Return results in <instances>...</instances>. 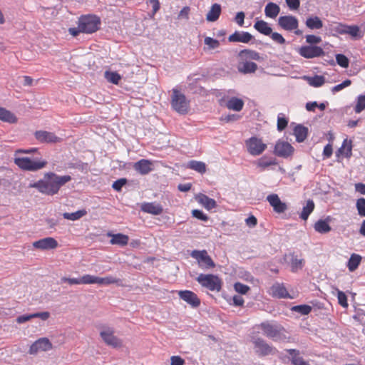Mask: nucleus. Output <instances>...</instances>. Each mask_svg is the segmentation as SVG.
Returning a JSON list of instances; mask_svg holds the SVG:
<instances>
[{
    "mask_svg": "<svg viewBox=\"0 0 365 365\" xmlns=\"http://www.w3.org/2000/svg\"><path fill=\"white\" fill-rule=\"evenodd\" d=\"M126 182L127 180L125 178L118 179L113 183L112 187L116 191H120L121 188Z\"/></svg>",
    "mask_w": 365,
    "mask_h": 365,
    "instance_id": "obj_60",
    "label": "nucleus"
},
{
    "mask_svg": "<svg viewBox=\"0 0 365 365\" xmlns=\"http://www.w3.org/2000/svg\"><path fill=\"white\" fill-rule=\"evenodd\" d=\"M278 163L277 159L273 158H267L266 156L262 157L257 161V167L260 168L262 170H265L267 168L271 165H276Z\"/></svg>",
    "mask_w": 365,
    "mask_h": 365,
    "instance_id": "obj_36",
    "label": "nucleus"
},
{
    "mask_svg": "<svg viewBox=\"0 0 365 365\" xmlns=\"http://www.w3.org/2000/svg\"><path fill=\"white\" fill-rule=\"evenodd\" d=\"M108 236L112 237L110 240L111 245H118L120 247H124L128 245L129 241V237L121 233L111 234L109 232L108 233Z\"/></svg>",
    "mask_w": 365,
    "mask_h": 365,
    "instance_id": "obj_24",
    "label": "nucleus"
},
{
    "mask_svg": "<svg viewBox=\"0 0 365 365\" xmlns=\"http://www.w3.org/2000/svg\"><path fill=\"white\" fill-rule=\"evenodd\" d=\"M306 42L309 45L314 46V44L319 43L322 41V38L313 34L306 36Z\"/></svg>",
    "mask_w": 365,
    "mask_h": 365,
    "instance_id": "obj_58",
    "label": "nucleus"
},
{
    "mask_svg": "<svg viewBox=\"0 0 365 365\" xmlns=\"http://www.w3.org/2000/svg\"><path fill=\"white\" fill-rule=\"evenodd\" d=\"M192 215V217L204 222H207L209 220L208 216L200 210H193Z\"/></svg>",
    "mask_w": 365,
    "mask_h": 365,
    "instance_id": "obj_56",
    "label": "nucleus"
},
{
    "mask_svg": "<svg viewBox=\"0 0 365 365\" xmlns=\"http://www.w3.org/2000/svg\"><path fill=\"white\" fill-rule=\"evenodd\" d=\"M280 12V7L278 4L269 2L267 4L264 8L265 16L270 19H275Z\"/></svg>",
    "mask_w": 365,
    "mask_h": 365,
    "instance_id": "obj_27",
    "label": "nucleus"
},
{
    "mask_svg": "<svg viewBox=\"0 0 365 365\" xmlns=\"http://www.w3.org/2000/svg\"><path fill=\"white\" fill-rule=\"evenodd\" d=\"M351 84V81L349 79H346V80L344 81L342 83L332 87L331 91H332V93H335L339 92V91H341L342 89L349 86Z\"/></svg>",
    "mask_w": 365,
    "mask_h": 365,
    "instance_id": "obj_55",
    "label": "nucleus"
},
{
    "mask_svg": "<svg viewBox=\"0 0 365 365\" xmlns=\"http://www.w3.org/2000/svg\"><path fill=\"white\" fill-rule=\"evenodd\" d=\"M33 247L41 250H53L58 247V242L54 238L48 237L34 242Z\"/></svg>",
    "mask_w": 365,
    "mask_h": 365,
    "instance_id": "obj_19",
    "label": "nucleus"
},
{
    "mask_svg": "<svg viewBox=\"0 0 365 365\" xmlns=\"http://www.w3.org/2000/svg\"><path fill=\"white\" fill-rule=\"evenodd\" d=\"M14 163L21 170L27 171H37L47 165L44 160L31 159L28 157H16Z\"/></svg>",
    "mask_w": 365,
    "mask_h": 365,
    "instance_id": "obj_5",
    "label": "nucleus"
},
{
    "mask_svg": "<svg viewBox=\"0 0 365 365\" xmlns=\"http://www.w3.org/2000/svg\"><path fill=\"white\" fill-rule=\"evenodd\" d=\"M51 348L52 344L47 338H41L31 345L29 352L30 354H36L38 351H46Z\"/></svg>",
    "mask_w": 365,
    "mask_h": 365,
    "instance_id": "obj_15",
    "label": "nucleus"
},
{
    "mask_svg": "<svg viewBox=\"0 0 365 365\" xmlns=\"http://www.w3.org/2000/svg\"><path fill=\"white\" fill-rule=\"evenodd\" d=\"M286 351L291 356V362L293 365H310L308 361L299 356V350L289 349H286Z\"/></svg>",
    "mask_w": 365,
    "mask_h": 365,
    "instance_id": "obj_25",
    "label": "nucleus"
},
{
    "mask_svg": "<svg viewBox=\"0 0 365 365\" xmlns=\"http://www.w3.org/2000/svg\"><path fill=\"white\" fill-rule=\"evenodd\" d=\"M204 43L205 45L208 46L210 49H215L220 46L219 41L211 37H205Z\"/></svg>",
    "mask_w": 365,
    "mask_h": 365,
    "instance_id": "obj_54",
    "label": "nucleus"
},
{
    "mask_svg": "<svg viewBox=\"0 0 365 365\" xmlns=\"http://www.w3.org/2000/svg\"><path fill=\"white\" fill-rule=\"evenodd\" d=\"M285 1L290 10H297L300 6L299 0H285Z\"/></svg>",
    "mask_w": 365,
    "mask_h": 365,
    "instance_id": "obj_61",
    "label": "nucleus"
},
{
    "mask_svg": "<svg viewBox=\"0 0 365 365\" xmlns=\"http://www.w3.org/2000/svg\"><path fill=\"white\" fill-rule=\"evenodd\" d=\"M312 309V307L307 304L296 305L292 308V311L299 313L302 315L309 314Z\"/></svg>",
    "mask_w": 365,
    "mask_h": 365,
    "instance_id": "obj_46",
    "label": "nucleus"
},
{
    "mask_svg": "<svg viewBox=\"0 0 365 365\" xmlns=\"http://www.w3.org/2000/svg\"><path fill=\"white\" fill-rule=\"evenodd\" d=\"M314 208V203L313 200H308L307 205L303 207L302 211L300 214V218L307 220L309 215L313 212Z\"/></svg>",
    "mask_w": 365,
    "mask_h": 365,
    "instance_id": "obj_44",
    "label": "nucleus"
},
{
    "mask_svg": "<svg viewBox=\"0 0 365 365\" xmlns=\"http://www.w3.org/2000/svg\"><path fill=\"white\" fill-rule=\"evenodd\" d=\"M330 221V217H327L326 219L324 220L320 219L317 220L314 225L315 231L321 234L328 233L331 230V227L329 225Z\"/></svg>",
    "mask_w": 365,
    "mask_h": 365,
    "instance_id": "obj_22",
    "label": "nucleus"
},
{
    "mask_svg": "<svg viewBox=\"0 0 365 365\" xmlns=\"http://www.w3.org/2000/svg\"><path fill=\"white\" fill-rule=\"evenodd\" d=\"M336 63L341 66L342 68H347L349 66V61L348 58L341 53H339L336 55Z\"/></svg>",
    "mask_w": 365,
    "mask_h": 365,
    "instance_id": "obj_51",
    "label": "nucleus"
},
{
    "mask_svg": "<svg viewBox=\"0 0 365 365\" xmlns=\"http://www.w3.org/2000/svg\"><path fill=\"white\" fill-rule=\"evenodd\" d=\"M170 359V365H184L185 364V361L179 356H173Z\"/></svg>",
    "mask_w": 365,
    "mask_h": 365,
    "instance_id": "obj_64",
    "label": "nucleus"
},
{
    "mask_svg": "<svg viewBox=\"0 0 365 365\" xmlns=\"http://www.w3.org/2000/svg\"><path fill=\"white\" fill-rule=\"evenodd\" d=\"M288 120L285 118L283 113L278 114L277 116V130L282 131L287 126Z\"/></svg>",
    "mask_w": 365,
    "mask_h": 365,
    "instance_id": "obj_49",
    "label": "nucleus"
},
{
    "mask_svg": "<svg viewBox=\"0 0 365 365\" xmlns=\"http://www.w3.org/2000/svg\"><path fill=\"white\" fill-rule=\"evenodd\" d=\"M87 212L86 210H79L74 212H64L63 214V217L64 219L75 221L77 220H79L82 217L85 216L86 215Z\"/></svg>",
    "mask_w": 365,
    "mask_h": 365,
    "instance_id": "obj_45",
    "label": "nucleus"
},
{
    "mask_svg": "<svg viewBox=\"0 0 365 365\" xmlns=\"http://www.w3.org/2000/svg\"><path fill=\"white\" fill-rule=\"evenodd\" d=\"M245 14L243 11L237 12L235 17V21L240 26H242L245 23Z\"/></svg>",
    "mask_w": 365,
    "mask_h": 365,
    "instance_id": "obj_62",
    "label": "nucleus"
},
{
    "mask_svg": "<svg viewBox=\"0 0 365 365\" xmlns=\"http://www.w3.org/2000/svg\"><path fill=\"white\" fill-rule=\"evenodd\" d=\"M140 210L145 213L158 215L163 211V206L156 202H143L140 205Z\"/></svg>",
    "mask_w": 365,
    "mask_h": 365,
    "instance_id": "obj_20",
    "label": "nucleus"
},
{
    "mask_svg": "<svg viewBox=\"0 0 365 365\" xmlns=\"http://www.w3.org/2000/svg\"><path fill=\"white\" fill-rule=\"evenodd\" d=\"M78 22L79 28L83 34H93L100 29L101 21L99 16L95 14L82 15Z\"/></svg>",
    "mask_w": 365,
    "mask_h": 365,
    "instance_id": "obj_3",
    "label": "nucleus"
},
{
    "mask_svg": "<svg viewBox=\"0 0 365 365\" xmlns=\"http://www.w3.org/2000/svg\"><path fill=\"white\" fill-rule=\"evenodd\" d=\"M190 256L197 260L199 267L202 269L207 270L215 267V263L205 250H192Z\"/></svg>",
    "mask_w": 365,
    "mask_h": 365,
    "instance_id": "obj_8",
    "label": "nucleus"
},
{
    "mask_svg": "<svg viewBox=\"0 0 365 365\" xmlns=\"http://www.w3.org/2000/svg\"><path fill=\"white\" fill-rule=\"evenodd\" d=\"M196 280L202 287L210 291L220 292L222 289V281L217 275L200 274L196 278Z\"/></svg>",
    "mask_w": 365,
    "mask_h": 365,
    "instance_id": "obj_6",
    "label": "nucleus"
},
{
    "mask_svg": "<svg viewBox=\"0 0 365 365\" xmlns=\"http://www.w3.org/2000/svg\"><path fill=\"white\" fill-rule=\"evenodd\" d=\"M34 135L36 139L41 143H55L61 140V138L53 133L46 130H37Z\"/></svg>",
    "mask_w": 365,
    "mask_h": 365,
    "instance_id": "obj_17",
    "label": "nucleus"
},
{
    "mask_svg": "<svg viewBox=\"0 0 365 365\" xmlns=\"http://www.w3.org/2000/svg\"><path fill=\"white\" fill-rule=\"evenodd\" d=\"M303 266V259L293 258L292 260V270H297L298 269H301Z\"/></svg>",
    "mask_w": 365,
    "mask_h": 365,
    "instance_id": "obj_63",
    "label": "nucleus"
},
{
    "mask_svg": "<svg viewBox=\"0 0 365 365\" xmlns=\"http://www.w3.org/2000/svg\"><path fill=\"white\" fill-rule=\"evenodd\" d=\"M346 26V24H344L342 23H336L331 26V31L338 34L344 35L345 34Z\"/></svg>",
    "mask_w": 365,
    "mask_h": 365,
    "instance_id": "obj_57",
    "label": "nucleus"
},
{
    "mask_svg": "<svg viewBox=\"0 0 365 365\" xmlns=\"http://www.w3.org/2000/svg\"><path fill=\"white\" fill-rule=\"evenodd\" d=\"M220 14L221 6L218 4H214L212 5L210 10L207 14L206 19L208 21L214 22L219 19Z\"/></svg>",
    "mask_w": 365,
    "mask_h": 365,
    "instance_id": "obj_32",
    "label": "nucleus"
},
{
    "mask_svg": "<svg viewBox=\"0 0 365 365\" xmlns=\"http://www.w3.org/2000/svg\"><path fill=\"white\" fill-rule=\"evenodd\" d=\"M71 180V177L68 175H58L48 172L44 174L42 179L30 183L29 187L37 189L42 194L53 196L58 192L62 186Z\"/></svg>",
    "mask_w": 365,
    "mask_h": 365,
    "instance_id": "obj_1",
    "label": "nucleus"
},
{
    "mask_svg": "<svg viewBox=\"0 0 365 365\" xmlns=\"http://www.w3.org/2000/svg\"><path fill=\"white\" fill-rule=\"evenodd\" d=\"M345 34H349L353 40H359L364 36V32L356 25L346 24Z\"/></svg>",
    "mask_w": 365,
    "mask_h": 365,
    "instance_id": "obj_26",
    "label": "nucleus"
},
{
    "mask_svg": "<svg viewBox=\"0 0 365 365\" xmlns=\"http://www.w3.org/2000/svg\"><path fill=\"white\" fill-rule=\"evenodd\" d=\"M226 106L230 110L240 111L243 108L244 101L240 98L232 97L227 101Z\"/></svg>",
    "mask_w": 365,
    "mask_h": 365,
    "instance_id": "obj_34",
    "label": "nucleus"
},
{
    "mask_svg": "<svg viewBox=\"0 0 365 365\" xmlns=\"http://www.w3.org/2000/svg\"><path fill=\"white\" fill-rule=\"evenodd\" d=\"M298 53L305 58H314L324 55V51L322 47L312 45L301 46L299 48Z\"/></svg>",
    "mask_w": 365,
    "mask_h": 365,
    "instance_id": "obj_12",
    "label": "nucleus"
},
{
    "mask_svg": "<svg viewBox=\"0 0 365 365\" xmlns=\"http://www.w3.org/2000/svg\"><path fill=\"white\" fill-rule=\"evenodd\" d=\"M179 297L186 302L192 307L196 308L200 306V300L197 295L190 290H181L178 292Z\"/></svg>",
    "mask_w": 365,
    "mask_h": 365,
    "instance_id": "obj_18",
    "label": "nucleus"
},
{
    "mask_svg": "<svg viewBox=\"0 0 365 365\" xmlns=\"http://www.w3.org/2000/svg\"><path fill=\"white\" fill-rule=\"evenodd\" d=\"M245 145L248 153L253 156L261 155L267 148V145L262 142V139L255 136L247 139Z\"/></svg>",
    "mask_w": 365,
    "mask_h": 365,
    "instance_id": "obj_10",
    "label": "nucleus"
},
{
    "mask_svg": "<svg viewBox=\"0 0 365 365\" xmlns=\"http://www.w3.org/2000/svg\"><path fill=\"white\" fill-rule=\"evenodd\" d=\"M254 29L264 36H269L272 31L269 24L263 20L256 21L254 24Z\"/></svg>",
    "mask_w": 365,
    "mask_h": 365,
    "instance_id": "obj_28",
    "label": "nucleus"
},
{
    "mask_svg": "<svg viewBox=\"0 0 365 365\" xmlns=\"http://www.w3.org/2000/svg\"><path fill=\"white\" fill-rule=\"evenodd\" d=\"M133 168L142 175L148 174L153 170L152 163L147 159H141L133 164Z\"/></svg>",
    "mask_w": 365,
    "mask_h": 365,
    "instance_id": "obj_21",
    "label": "nucleus"
},
{
    "mask_svg": "<svg viewBox=\"0 0 365 365\" xmlns=\"http://www.w3.org/2000/svg\"><path fill=\"white\" fill-rule=\"evenodd\" d=\"M104 78L106 80L115 85H118L121 80L120 75L116 71H106L104 72Z\"/></svg>",
    "mask_w": 365,
    "mask_h": 365,
    "instance_id": "obj_42",
    "label": "nucleus"
},
{
    "mask_svg": "<svg viewBox=\"0 0 365 365\" xmlns=\"http://www.w3.org/2000/svg\"><path fill=\"white\" fill-rule=\"evenodd\" d=\"M234 289L237 293L245 294L250 290V287L241 282H236L234 284Z\"/></svg>",
    "mask_w": 365,
    "mask_h": 365,
    "instance_id": "obj_53",
    "label": "nucleus"
},
{
    "mask_svg": "<svg viewBox=\"0 0 365 365\" xmlns=\"http://www.w3.org/2000/svg\"><path fill=\"white\" fill-rule=\"evenodd\" d=\"M252 341L254 345L255 351L259 356L274 355L277 352L275 347L268 344L262 338L254 337Z\"/></svg>",
    "mask_w": 365,
    "mask_h": 365,
    "instance_id": "obj_7",
    "label": "nucleus"
},
{
    "mask_svg": "<svg viewBox=\"0 0 365 365\" xmlns=\"http://www.w3.org/2000/svg\"><path fill=\"white\" fill-rule=\"evenodd\" d=\"M337 153L344 154L346 158H350L352 155V142L351 140L344 139L341 146L338 150Z\"/></svg>",
    "mask_w": 365,
    "mask_h": 365,
    "instance_id": "obj_37",
    "label": "nucleus"
},
{
    "mask_svg": "<svg viewBox=\"0 0 365 365\" xmlns=\"http://www.w3.org/2000/svg\"><path fill=\"white\" fill-rule=\"evenodd\" d=\"M119 281L118 279L113 277V276H107L106 277H97V281L96 284H115L118 283Z\"/></svg>",
    "mask_w": 365,
    "mask_h": 365,
    "instance_id": "obj_47",
    "label": "nucleus"
},
{
    "mask_svg": "<svg viewBox=\"0 0 365 365\" xmlns=\"http://www.w3.org/2000/svg\"><path fill=\"white\" fill-rule=\"evenodd\" d=\"M263 334L273 341H280L286 338L284 329L274 322H264L259 325Z\"/></svg>",
    "mask_w": 365,
    "mask_h": 365,
    "instance_id": "obj_2",
    "label": "nucleus"
},
{
    "mask_svg": "<svg viewBox=\"0 0 365 365\" xmlns=\"http://www.w3.org/2000/svg\"><path fill=\"white\" fill-rule=\"evenodd\" d=\"M239 55L241 58L246 59L255 60L257 61H262L264 60V58L259 53L251 49L242 50Z\"/></svg>",
    "mask_w": 365,
    "mask_h": 365,
    "instance_id": "obj_30",
    "label": "nucleus"
},
{
    "mask_svg": "<svg viewBox=\"0 0 365 365\" xmlns=\"http://www.w3.org/2000/svg\"><path fill=\"white\" fill-rule=\"evenodd\" d=\"M187 168L201 174L206 172V165L202 161L190 160L187 163Z\"/></svg>",
    "mask_w": 365,
    "mask_h": 365,
    "instance_id": "obj_40",
    "label": "nucleus"
},
{
    "mask_svg": "<svg viewBox=\"0 0 365 365\" xmlns=\"http://www.w3.org/2000/svg\"><path fill=\"white\" fill-rule=\"evenodd\" d=\"M100 336L104 343L113 348H120L123 346L122 340L114 335V329L106 327L100 331Z\"/></svg>",
    "mask_w": 365,
    "mask_h": 365,
    "instance_id": "obj_9",
    "label": "nucleus"
},
{
    "mask_svg": "<svg viewBox=\"0 0 365 365\" xmlns=\"http://www.w3.org/2000/svg\"><path fill=\"white\" fill-rule=\"evenodd\" d=\"M257 69V65L252 61H246L238 68L240 72L247 74L255 73Z\"/></svg>",
    "mask_w": 365,
    "mask_h": 365,
    "instance_id": "obj_41",
    "label": "nucleus"
},
{
    "mask_svg": "<svg viewBox=\"0 0 365 365\" xmlns=\"http://www.w3.org/2000/svg\"><path fill=\"white\" fill-rule=\"evenodd\" d=\"M308 128L301 124L297 125L294 128V135L298 143H302L308 135Z\"/></svg>",
    "mask_w": 365,
    "mask_h": 365,
    "instance_id": "obj_29",
    "label": "nucleus"
},
{
    "mask_svg": "<svg viewBox=\"0 0 365 365\" xmlns=\"http://www.w3.org/2000/svg\"><path fill=\"white\" fill-rule=\"evenodd\" d=\"M172 92L170 101L172 108L181 115L187 113L190 108V101L177 88H173Z\"/></svg>",
    "mask_w": 365,
    "mask_h": 365,
    "instance_id": "obj_4",
    "label": "nucleus"
},
{
    "mask_svg": "<svg viewBox=\"0 0 365 365\" xmlns=\"http://www.w3.org/2000/svg\"><path fill=\"white\" fill-rule=\"evenodd\" d=\"M305 25L312 30L321 29L323 27V22L319 17L314 16L307 19Z\"/></svg>",
    "mask_w": 365,
    "mask_h": 365,
    "instance_id": "obj_33",
    "label": "nucleus"
},
{
    "mask_svg": "<svg viewBox=\"0 0 365 365\" xmlns=\"http://www.w3.org/2000/svg\"><path fill=\"white\" fill-rule=\"evenodd\" d=\"M272 296L279 299H286L289 297V294L287 289L279 284H274L272 287Z\"/></svg>",
    "mask_w": 365,
    "mask_h": 365,
    "instance_id": "obj_31",
    "label": "nucleus"
},
{
    "mask_svg": "<svg viewBox=\"0 0 365 365\" xmlns=\"http://www.w3.org/2000/svg\"><path fill=\"white\" fill-rule=\"evenodd\" d=\"M333 295H336L338 299V303L343 307L347 308L349 307V304L347 302V297L345 293L337 287H333V291L331 292Z\"/></svg>",
    "mask_w": 365,
    "mask_h": 365,
    "instance_id": "obj_39",
    "label": "nucleus"
},
{
    "mask_svg": "<svg viewBox=\"0 0 365 365\" xmlns=\"http://www.w3.org/2000/svg\"><path fill=\"white\" fill-rule=\"evenodd\" d=\"M361 261V257L359 255L355 253L351 254L346 264L350 272L355 271L360 264Z\"/></svg>",
    "mask_w": 365,
    "mask_h": 365,
    "instance_id": "obj_38",
    "label": "nucleus"
},
{
    "mask_svg": "<svg viewBox=\"0 0 365 365\" xmlns=\"http://www.w3.org/2000/svg\"><path fill=\"white\" fill-rule=\"evenodd\" d=\"M308 83L315 88L322 86L325 83V78L323 76L315 75L312 77L304 76Z\"/></svg>",
    "mask_w": 365,
    "mask_h": 365,
    "instance_id": "obj_43",
    "label": "nucleus"
},
{
    "mask_svg": "<svg viewBox=\"0 0 365 365\" xmlns=\"http://www.w3.org/2000/svg\"><path fill=\"white\" fill-rule=\"evenodd\" d=\"M278 26L287 31H293L299 27L298 19L291 14L280 16L277 20Z\"/></svg>",
    "mask_w": 365,
    "mask_h": 365,
    "instance_id": "obj_11",
    "label": "nucleus"
},
{
    "mask_svg": "<svg viewBox=\"0 0 365 365\" xmlns=\"http://www.w3.org/2000/svg\"><path fill=\"white\" fill-rule=\"evenodd\" d=\"M0 120L9 123H15L17 122L16 115L2 107H0Z\"/></svg>",
    "mask_w": 365,
    "mask_h": 365,
    "instance_id": "obj_35",
    "label": "nucleus"
},
{
    "mask_svg": "<svg viewBox=\"0 0 365 365\" xmlns=\"http://www.w3.org/2000/svg\"><path fill=\"white\" fill-rule=\"evenodd\" d=\"M269 36L274 42H275L279 45H283L286 43L285 38L283 37V36L281 34H279L278 32H272V31Z\"/></svg>",
    "mask_w": 365,
    "mask_h": 365,
    "instance_id": "obj_52",
    "label": "nucleus"
},
{
    "mask_svg": "<svg viewBox=\"0 0 365 365\" xmlns=\"http://www.w3.org/2000/svg\"><path fill=\"white\" fill-rule=\"evenodd\" d=\"M267 200L277 213H283L287 210V205L283 202L278 195L270 194L267 197Z\"/></svg>",
    "mask_w": 365,
    "mask_h": 365,
    "instance_id": "obj_16",
    "label": "nucleus"
},
{
    "mask_svg": "<svg viewBox=\"0 0 365 365\" xmlns=\"http://www.w3.org/2000/svg\"><path fill=\"white\" fill-rule=\"evenodd\" d=\"M365 109V95H359L356 101L354 111L356 113H360Z\"/></svg>",
    "mask_w": 365,
    "mask_h": 365,
    "instance_id": "obj_48",
    "label": "nucleus"
},
{
    "mask_svg": "<svg viewBox=\"0 0 365 365\" xmlns=\"http://www.w3.org/2000/svg\"><path fill=\"white\" fill-rule=\"evenodd\" d=\"M294 148L288 142L279 140L274 146V153L281 158H287L292 155Z\"/></svg>",
    "mask_w": 365,
    "mask_h": 365,
    "instance_id": "obj_13",
    "label": "nucleus"
},
{
    "mask_svg": "<svg viewBox=\"0 0 365 365\" xmlns=\"http://www.w3.org/2000/svg\"><path fill=\"white\" fill-rule=\"evenodd\" d=\"M96 276L91 275V274H85L81 277L82 284H96L97 281Z\"/></svg>",
    "mask_w": 365,
    "mask_h": 365,
    "instance_id": "obj_59",
    "label": "nucleus"
},
{
    "mask_svg": "<svg viewBox=\"0 0 365 365\" xmlns=\"http://www.w3.org/2000/svg\"><path fill=\"white\" fill-rule=\"evenodd\" d=\"M230 42H240L243 43H254L255 41L254 36L247 31H236L228 37Z\"/></svg>",
    "mask_w": 365,
    "mask_h": 365,
    "instance_id": "obj_14",
    "label": "nucleus"
},
{
    "mask_svg": "<svg viewBox=\"0 0 365 365\" xmlns=\"http://www.w3.org/2000/svg\"><path fill=\"white\" fill-rule=\"evenodd\" d=\"M196 199L197 202L207 210H211L217 207L216 201L205 194H199Z\"/></svg>",
    "mask_w": 365,
    "mask_h": 365,
    "instance_id": "obj_23",
    "label": "nucleus"
},
{
    "mask_svg": "<svg viewBox=\"0 0 365 365\" xmlns=\"http://www.w3.org/2000/svg\"><path fill=\"white\" fill-rule=\"evenodd\" d=\"M356 207L361 217H365V198L360 197L356 200Z\"/></svg>",
    "mask_w": 365,
    "mask_h": 365,
    "instance_id": "obj_50",
    "label": "nucleus"
}]
</instances>
